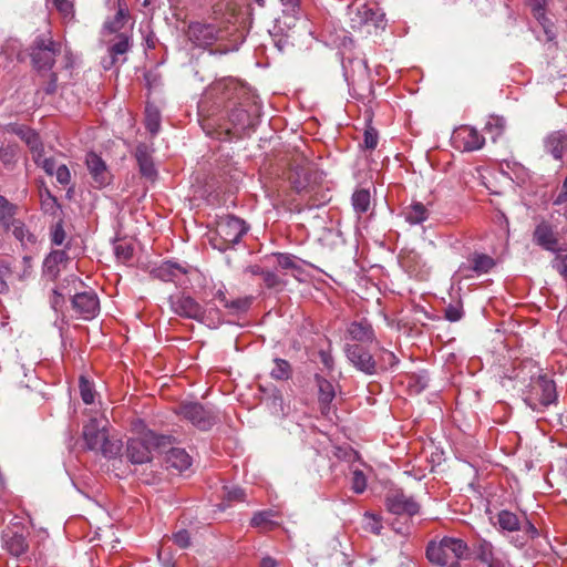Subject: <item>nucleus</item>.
I'll return each mask as SVG.
<instances>
[{
    "instance_id": "obj_1",
    "label": "nucleus",
    "mask_w": 567,
    "mask_h": 567,
    "mask_svg": "<svg viewBox=\"0 0 567 567\" xmlns=\"http://www.w3.org/2000/svg\"><path fill=\"white\" fill-rule=\"evenodd\" d=\"M426 557L435 565L445 566L450 561L470 558V546L462 538L444 536L439 542H431L427 545Z\"/></svg>"
},
{
    "instance_id": "obj_2",
    "label": "nucleus",
    "mask_w": 567,
    "mask_h": 567,
    "mask_svg": "<svg viewBox=\"0 0 567 567\" xmlns=\"http://www.w3.org/2000/svg\"><path fill=\"white\" fill-rule=\"evenodd\" d=\"M82 436L87 450L100 452L107 458L117 456L122 450L121 441L110 440L106 426L97 419L84 424Z\"/></svg>"
},
{
    "instance_id": "obj_3",
    "label": "nucleus",
    "mask_w": 567,
    "mask_h": 567,
    "mask_svg": "<svg viewBox=\"0 0 567 567\" xmlns=\"http://www.w3.org/2000/svg\"><path fill=\"white\" fill-rule=\"evenodd\" d=\"M349 25L353 31L370 34L372 29H383L385 27V14L375 7L364 2H352L348 7Z\"/></svg>"
},
{
    "instance_id": "obj_4",
    "label": "nucleus",
    "mask_w": 567,
    "mask_h": 567,
    "mask_svg": "<svg viewBox=\"0 0 567 567\" xmlns=\"http://www.w3.org/2000/svg\"><path fill=\"white\" fill-rule=\"evenodd\" d=\"M169 444V436L147 431L141 437L131 439L127 442L126 456L134 464L147 463L152 460L153 451L165 447Z\"/></svg>"
},
{
    "instance_id": "obj_5",
    "label": "nucleus",
    "mask_w": 567,
    "mask_h": 567,
    "mask_svg": "<svg viewBox=\"0 0 567 567\" xmlns=\"http://www.w3.org/2000/svg\"><path fill=\"white\" fill-rule=\"evenodd\" d=\"M249 227L246 221L234 215L220 217L216 224V236L213 238V245L220 251H225L238 244Z\"/></svg>"
},
{
    "instance_id": "obj_6",
    "label": "nucleus",
    "mask_w": 567,
    "mask_h": 567,
    "mask_svg": "<svg viewBox=\"0 0 567 567\" xmlns=\"http://www.w3.org/2000/svg\"><path fill=\"white\" fill-rule=\"evenodd\" d=\"M61 50V42L53 40L50 33L38 35L30 48L33 66L38 71H50Z\"/></svg>"
},
{
    "instance_id": "obj_7",
    "label": "nucleus",
    "mask_w": 567,
    "mask_h": 567,
    "mask_svg": "<svg viewBox=\"0 0 567 567\" xmlns=\"http://www.w3.org/2000/svg\"><path fill=\"white\" fill-rule=\"evenodd\" d=\"M176 413L202 431L209 430L217 422L216 414L199 403H182Z\"/></svg>"
},
{
    "instance_id": "obj_8",
    "label": "nucleus",
    "mask_w": 567,
    "mask_h": 567,
    "mask_svg": "<svg viewBox=\"0 0 567 567\" xmlns=\"http://www.w3.org/2000/svg\"><path fill=\"white\" fill-rule=\"evenodd\" d=\"M168 303L171 310L182 318L192 319L199 322L204 320V308L189 295L184 292L171 295L168 298Z\"/></svg>"
},
{
    "instance_id": "obj_9",
    "label": "nucleus",
    "mask_w": 567,
    "mask_h": 567,
    "mask_svg": "<svg viewBox=\"0 0 567 567\" xmlns=\"http://www.w3.org/2000/svg\"><path fill=\"white\" fill-rule=\"evenodd\" d=\"M187 40L196 48L207 49L218 39V29L213 23L190 22L185 31Z\"/></svg>"
},
{
    "instance_id": "obj_10",
    "label": "nucleus",
    "mask_w": 567,
    "mask_h": 567,
    "mask_svg": "<svg viewBox=\"0 0 567 567\" xmlns=\"http://www.w3.org/2000/svg\"><path fill=\"white\" fill-rule=\"evenodd\" d=\"M451 142L458 151L473 152L483 147L485 138L476 128L462 125L453 131Z\"/></svg>"
},
{
    "instance_id": "obj_11",
    "label": "nucleus",
    "mask_w": 567,
    "mask_h": 567,
    "mask_svg": "<svg viewBox=\"0 0 567 567\" xmlns=\"http://www.w3.org/2000/svg\"><path fill=\"white\" fill-rule=\"evenodd\" d=\"M344 352L348 360L357 370L368 375L378 373L377 360L362 344H346Z\"/></svg>"
},
{
    "instance_id": "obj_12",
    "label": "nucleus",
    "mask_w": 567,
    "mask_h": 567,
    "mask_svg": "<svg viewBox=\"0 0 567 567\" xmlns=\"http://www.w3.org/2000/svg\"><path fill=\"white\" fill-rule=\"evenodd\" d=\"M476 558L486 567H508L509 561L506 554L497 550L494 545L485 539L477 538L474 544Z\"/></svg>"
},
{
    "instance_id": "obj_13",
    "label": "nucleus",
    "mask_w": 567,
    "mask_h": 567,
    "mask_svg": "<svg viewBox=\"0 0 567 567\" xmlns=\"http://www.w3.org/2000/svg\"><path fill=\"white\" fill-rule=\"evenodd\" d=\"M494 266L495 260L493 257L475 251L467 257L465 262L461 264L457 272L463 278L470 279L487 274Z\"/></svg>"
},
{
    "instance_id": "obj_14",
    "label": "nucleus",
    "mask_w": 567,
    "mask_h": 567,
    "mask_svg": "<svg viewBox=\"0 0 567 567\" xmlns=\"http://www.w3.org/2000/svg\"><path fill=\"white\" fill-rule=\"evenodd\" d=\"M385 506L395 515L413 516L420 512L419 503L402 491H392L385 497Z\"/></svg>"
},
{
    "instance_id": "obj_15",
    "label": "nucleus",
    "mask_w": 567,
    "mask_h": 567,
    "mask_svg": "<svg viewBox=\"0 0 567 567\" xmlns=\"http://www.w3.org/2000/svg\"><path fill=\"white\" fill-rule=\"evenodd\" d=\"M73 309L85 320L93 319L100 311V301L95 292L84 291L72 298Z\"/></svg>"
},
{
    "instance_id": "obj_16",
    "label": "nucleus",
    "mask_w": 567,
    "mask_h": 567,
    "mask_svg": "<svg viewBox=\"0 0 567 567\" xmlns=\"http://www.w3.org/2000/svg\"><path fill=\"white\" fill-rule=\"evenodd\" d=\"M538 400L543 406H548L557 399L555 382L546 375H539L530 384L529 400Z\"/></svg>"
},
{
    "instance_id": "obj_17",
    "label": "nucleus",
    "mask_w": 567,
    "mask_h": 567,
    "mask_svg": "<svg viewBox=\"0 0 567 567\" xmlns=\"http://www.w3.org/2000/svg\"><path fill=\"white\" fill-rule=\"evenodd\" d=\"M116 4V13L113 17L107 18L102 25L101 35L103 39H107L109 37L126 30L125 24L130 19L128 8L123 0H117Z\"/></svg>"
},
{
    "instance_id": "obj_18",
    "label": "nucleus",
    "mask_w": 567,
    "mask_h": 567,
    "mask_svg": "<svg viewBox=\"0 0 567 567\" xmlns=\"http://www.w3.org/2000/svg\"><path fill=\"white\" fill-rule=\"evenodd\" d=\"M104 40L109 43L107 52L111 58V64H114L118 61L120 55L126 54L132 49L133 27Z\"/></svg>"
},
{
    "instance_id": "obj_19",
    "label": "nucleus",
    "mask_w": 567,
    "mask_h": 567,
    "mask_svg": "<svg viewBox=\"0 0 567 567\" xmlns=\"http://www.w3.org/2000/svg\"><path fill=\"white\" fill-rule=\"evenodd\" d=\"M317 171L310 165H298L291 172L289 179L297 193L309 192L317 182Z\"/></svg>"
},
{
    "instance_id": "obj_20",
    "label": "nucleus",
    "mask_w": 567,
    "mask_h": 567,
    "mask_svg": "<svg viewBox=\"0 0 567 567\" xmlns=\"http://www.w3.org/2000/svg\"><path fill=\"white\" fill-rule=\"evenodd\" d=\"M85 163L95 187L102 188L111 183V173L105 162L97 154L89 153Z\"/></svg>"
},
{
    "instance_id": "obj_21",
    "label": "nucleus",
    "mask_w": 567,
    "mask_h": 567,
    "mask_svg": "<svg viewBox=\"0 0 567 567\" xmlns=\"http://www.w3.org/2000/svg\"><path fill=\"white\" fill-rule=\"evenodd\" d=\"M529 6L533 17L543 28L545 40L547 42L555 41L557 37L555 23L546 13V0H530Z\"/></svg>"
},
{
    "instance_id": "obj_22",
    "label": "nucleus",
    "mask_w": 567,
    "mask_h": 567,
    "mask_svg": "<svg viewBox=\"0 0 567 567\" xmlns=\"http://www.w3.org/2000/svg\"><path fill=\"white\" fill-rule=\"evenodd\" d=\"M533 241L543 249L551 252L558 250V238L551 225L545 220L536 225L533 231Z\"/></svg>"
},
{
    "instance_id": "obj_23",
    "label": "nucleus",
    "mask_w": 567,
    "mask_h": 567,
    "mask_svg": "<svg viewBox=\"0 0 567 567\" xmlns=\"http://www.w3.org/2000/svg\"><path fill=\"white\" fill-rule=\"evenodd\" d=\"M155 278L165 282H176L183 276L188 274L186 264H178L172 260L162 262L159 266L152 270Z\"/></svg>"
},
{
    "instance_id": "obj_24",
    "label": "nucleus",
    "mask_w": 567,
    "mask_h": 567,
    "mask_svg": "<svg viewBox=\"0 0 567 567\" xmlns=\"http://www.w3.org/2000/svg\"><path fill=\"white\" fill-rule=\"evenodd\" d=\"M16 134L20 136V138L30 148L34 163L40 164V159L43 156L44 148L39 134L29 127H20L16 130Z\"/></svg>"
},
{
    "instance_id": "obj_25",
    "label": "nucleus",
    "mask_w": 567,
    "mask_h": 567,
    "mask_svg": "<svg viewBox=\"0 0 567 567\" xmlns=\"http://www.w3.org/2000/svg\"><path fill=\"white\" fill-rule=\"evenodd\" d=\"M544 147L555 159H561L567 150V133L564 131L549 133L544 140Z\"/></svg>"
},
{
    "instance_id": "obj_26",
    "label": "nucleus",
    "mask_w": 567,
    "mask_h": 567,
    "mask_svg": "<svg viewBox=\"0 0 567 567\" xmlns=\"http://www.w3.org/2000/svg\"><path fill=\"white\" fill-rule=\"evenodd\" d=\"M347 333L353 341L360 343L372 342L375 339L372 324L367 319L352 321L347 328Z\"/></svg>"
},
{
    "instance_id": "obj_27",
    "label": "nucleus",
    "mask_w": 567,
    "mask_h": 567,
    "mask_svg": "<svg viewBox=\"0 0 567 567\" xmlns=\"http://www.w3.org/2000/svg\"><path fill=\"white\" fill-rule=\"evenodd\" d=\"M68 260L69 257L64 250L51 251L43 261V275L55 280L60 275L61 266L65 265Z\"/></svg>"
},
{
    "instance_id": "obj_28",
    "label": "nucleus",
    "mask_w": 567,
    "mask_h": 567,
    "mask_svg": "<svg viewBox=\"0 0 567 567\" xmlns=\"http://www.w3.org/2000/svg\"><path fill=\"white\" fill-rule=\"evenodd\" d=\"M165 463L167 468L182 473L190 467L192 457L184 449L172 447L166 453Z\"/></svg>"
},
{
    "instance_id": "obj_29",
    "label": "nucleus",
    "mask_w": 567,
    "mask_h": 567,
    "mask_svg": "<svg viewBox=\"0 0 567 567\" xmlns=\"http://www.w3.org/2000/svg\"><path fill=\"white\" fill-rule=\"evenodd\" d=\"M2 539L8 551L13 556H20L27 553L29 544L23 534L12 532L10 529L4 530Z\"/></svg>"
},
{
    "instance_id": "obj_30",
    "label": "nucleus",
    "mask_w": 567,
    "mask_h": 567,
    "mask_svg": "<svg viewBox=\"0 0 567 567\" xmlns=\"http://www.w3.org/2000/svg\"><path fill=\"white\" fill-rule=\"evenodd\" d=\"M402 215L405 221L413 226L427 220L430 212L423 203L413 202L409 206L404 207Z\"/></svg>"
},
{
    "instance_id": "obj_31",
    "label": "nucleus",
    "mask_w": 567,
    "mask_h": 567,
    "mask_svg": "<svg viewBox=\"0 0 567 567\" xmlns=\"http://www.w3.org/2000/svg\"><path fill=\"white\" fill-rule=\"evenodd\" d=\"M229 122L234 130L240 134L255 125L254 117L244 109L236 107L229 113Z\"/></svg>"
},
{
    "instance_id": "obj_32",
    "label": "nucleus",
    "mask_w": 567,
    "mask_h": 567,
    "mask_svg": "<svg viewBox=\"0 0 567 567\" xmlns=\"http://www.w3.org/2000/svg\"><path fill=\"white\" fill-rule=\"evenodd\" d=\"M316 385L318 388V400L322 409L329 406L336 396L333 384L320 374L315 375Z\"/></svg>"
},
{
    "instance_id": "obj_33",
    "label": "nucleus",
    "mask_w": 567,
    "mask_h": 567,
    "mask_svg": "<svg viewBox=\"0 0 567 567\" xmlns=\"http://www.w3.org/2000/svg\"><path fill=\"white\" fill-rule=\"evenodd\" d=\"M18 206L11 202H9L4 196L0 195V227H2L6 231L10 230V225H12L18 218L16 215L18 214Z\"/></svg>"
},
{
    "instance_id": "obj_34",
    "label": "nucleus",
    "mask_w": 567,
    "mask_h": 567,
    "mask_svg": "<svg viewBox=\"0 0 567 567\" xmlns=\"http://www.w3.org/2000/svg\"><path fill=\"white\" fill-rule=\"evenodd\" d=\"M497 522L501 529L506 532H518L522 529V520L519 517L507 509H503L497 514Z\"/></svg>"
},
{
    "instance_id": "obj_35",
    "label": "nucleus",
    "mask_w": 567,
    "mask_h": 567,
    "mask_svg": "<svg viewBox=\"0 0 567 567\" xmlns=\"http://www.w3.org/2000/svg\"><path fill=\"white\" fill-rule=\"evenodd\" d=\"M10 230L17 240L21 244H34L37 241V237L27 228L25 224L17 219L12 225H10Z\"/></svg>"
},
{
    "instance_id": "obj_36",
    "label": "nucleus",
    "mask_w": 567,
    "mask_h": 567,
    "mask_svg": "<svg viewBox=\"0 0 567 567\" xmlns=\"http://www.w3.org/2000/svg\"><path fill=\"white\" fill-rule=\"evenodd\" d=\"M343 70H344V75L347 78V80H351L352 83L355 82V71L352 69L351 72L349 71V66H357V71H358V76L359 78H362V79H367L368 78V65H367V62L364 60H347V61H343Z\"/></svg>"
},
{
    "instance_id": "obj_37",
    "label": "nucleus",
    "mask_w": 567,
    "mask_h": 567,
    "mask_svg": "<svg viewBox=\"0 0 567 567\" xmlns=\"http://www.w3.org/2000/svg\"><path fill=\"white\" fill-rule=\"evenodd\" d=\"M351 200L355 213L361 215L369 210L371 204V195L367 189H357L352 194Z\"/></svg>"
},
{
    "instance_id": "obj_38",
    "label": "nucleus",
    "mask_w": 567,
    "mask_h": 567,
    "mask_svg": "<svg viewBox=\"0 0 567 567\" xmlns=\"http://www.w3.org/2000/svg\"><path fill=\"white\" fill-rule=\"evenodd\" d=\"M41 209L44 214L55 216L60 210V204L48 188L40 192Z\"/></svg>"
},
{
    "instance_id": "obj_39",
    "label": "nucleus",
    "mask_w": 567,
    "mask_h": 567,
    "mask_svg": "<svg viewBox=\"0 0 567 567\" xmlns=\"http://www.w3.org/2000/svg\"><path fill=\"white\" fill-rule=\"evenodd\" d=\"M271 517V512H258L252 516L250 524L262 532H270L278 526V523L274 522Z\"/></svg>"
},
{
    "instance_id": "obj_40",
    "label": "nucleus",
    "mask_w": 567,
    "mask_h": 567,
    "mask_svg": "<svg viewBox=\"0 0 567 567\" xmlns=\"http://www.w3.org/2000/svg\"><path fill=\"white\" fill-rule=\"evenodd\" d=\"M375 360L378 363V372L393 369L399 363V359L394 354V352H392L383 347H381L379 349L378 359H375Z\"/></svg>"
},
{
    "instance_id": "obj_41",
    "label": "nucleus",
    "mask_w": 567,
    "mask_h": 567,
    "mask_svg": "<svg viewBox=\"0 0 567 567\" xmlns=\"http://www.w3.org/2000/svg\"><path fill=\"white\" fill-rule=\"evenodd\" d=\"M274 363H275V367L270 372V377L274 380L286 381L291 378L292 369H291L290 363L287 360L276 358L274 360Z\"/></svg>"
},
{
    "instance_id": "obj_42",
    "label": "nucleus",
    "mask_w": 567,
    "mask_h": 567,
    "mask_svg": "<svg viewBox=\"0 0 567 567\" xmlns=\"http://www.w3.org/2000/svg\"><path fill=\"white\" fill-rule=\"evenodd\" d=\"M362 526L364 530L380 535L383 529L382 517L373 512H365L363 514Z\"/></svg>"
},
{
    "instance_id": "obj_43",
    "label": "nucleus",
    "mask_w": 567,
    "mask_h": 567,
    "mask_svg": "<svg viewBox=\"0 0 567 567\" xmlns=\"http://www.w3.org/2000/svg\"><path fill=\"white\" fill-rule=\"evenodd\" d=\"M145 126L147 131L155 135L161 128V114L155 106H147L145 111Z\"/></svg>"
},
{
    "instance_id": "obj_44",
    "label": "nucleus",
    "mask_w": 567,
    "mask_h": 567,
    "mask_svg": "<svg viewBox=\"0 0 567 567\" xmlns=\"http://www.w3.org/2000/svg\"><path fill=\"white\" fill-rule=\"evenodd\" d=\"M251 303V297H241L234 300H228L225 308L229 311L230 315H240L247 312Z\"/></svg>"
},
{
    "instance_id": "obj_45",
    "label": "nucleus",
    "mask_w": 567,
    "mask_h": 567,
    "mask_svg": "<svg viewBox=\"0 0 567 567\" xmlns=\"http://www.w3.org/2000/svg\"><path fill=\"white\" fill-rule=\"evenodd\" d=\"M520 530L524 533V535L514 542L515 546L517 547H523L529 539H534L538 536V529L533 523L526 519V517L522 520Z\"/></svg>"
},
{
    "instance_id": "obj_46",
    "label": "nucleus",
    "mask_w": 567,
    "mask_h": 567,
    "mask_svg": "<svg viewBox=\"0 0 567 567\" xmlns=\"http://www.w3.org/2000/svg\"><path fill=\"white\" fill-rule=\"evenodd\" d=\"M276 258L277 267L284 270H300L297 265V258L290 254L277 252L274 255Z\"/></svg>"
},
{
    "instance_id": "obj_47",
    "label": "nucleus",
    "mask_w": 567,
    "mask_h": 567,
    "mask_svg": "<svg viewBox=\"0 0 567 567\" xmlns=\"http://www.w3.org/2000/svg\"><path fill=\"white\" fill-rule=\"evenodd\" d=\"M53 7L58 10L65 21H73L75 11L74 6L69 0H52Z\"/></svg>"
},
{
    "instance_id": "obj_48",
    "label": "nucleus",
    "mask_w": 567,
    "mask_h": 567,
    "mask_svg": "<svg viewBox=\"0 0 567 567\" xmlns=\"http://www.w3.org/2000/svg\"><path fill=\"white\" fill-rule=\"evenodd\" d=\"M262 280L268 289L281 290L287 285V281L282 277L270 270H266Z\"/></svg>"
},
{
    "instance_id": "obj_49",
    "label": "nucleus",
    "mask_w": 567,
    "mask_h": 567,
    "mask_svg": "<svg viewBox=\"0 0 567 567\" xmlns=\"http://www.w3.org/2000/svg\"><path fill=\"white\" fill-rule=\"evenodd\" d=\"M464 316V310L461 301L450 303L444 309V318L450 322H457Z\"/></svg>"
},
{
    "instance_id": "obj_50",
    "label": "nucleus",
    "mask_w": 567,
    "mask_h": 567,
    "mask_svg": "<svg viewBox=\"0 0 567 567\" xmlns=\"http://www.w3.org/2000/svg\"><path fill=\"white\" fill-rule=\"evenodd\" d=\"M505 120L501 116H491L485 125V130L493 133V140L499 136L505 128Z\"/></svg>"
},
{
    "instance_id": "obj_51",
    "label": "nucleus",
    "mask_w": 567,
    "mask_h": 567,
    "mask_svg": "<svg viewBox=\"0 0 567 567\" xmlns=\"http://www.w3.org/2000/svg\"><path fill=\"white\" fill-rule=\"evenodd\" d=\"M80 394L85 404H92L94 402L93 386L84 377L80 378Z\"/></svg>"
},
{
    "instance_id": "obj_52",
    "label": "nucleus",
    "mask_w": 567,
    "mask_h": 567,
    "mask_svg": "<svg viewBox=\"0 0 567 567\" xmlns=\"http://www.w3.org/2000/svg\"><path fill=\"white\" fill-rule=\"evenodd\" d=\"M18 156V148L16 145H7L0 147V161L4 165H12L16 163Z\"/></svg>"
},
{
    "instance_id": "obj_53",
    "label": "nucleus",
    "mask_w": 567,
    "mask_h": 567,
    "mask_svg": "<svg viewBox=\"0 0 567 567\" xmlns=\"http://www.w3.org/2000/svg\"><path fill=\"white\" fill-rule=\"evenodd\" d=\"M351 488L357 494H362L367 488V478L362 471L355 470L352 473Z\"/></svg>"
},
{
    "instance_id": "obj_54",
    "label": "nucleus",
    "mask_w": 567,
    "mask_h": 567,
    "mask_svg": "<svg viewBox=\"0 0 567 567\" xmlns=\"http://www.w3.org/2000/svg\"><path fill=\"white\" fill-rule=\"evenodd\" d=\"M137 161L140 165L141 173L144 176L153 177L155 175V168L150 159V157L145 153H138L137 154Z\"/></svg>"
},
{
    "instance_id": "obj_55",
    "label": "nucleus",
    "mask_w": 567,
    "mask_h": 567,
    "mask_svg": "<svg viewBox=\"0 0 567 567\" xmlns=\"http://www.w3.org/2000/svg\"><path fill=\"white\" fill-rule=\"evenodd\" d=\"M114 251L116 258L123 262L131 260L133 257V247L126 243L116 244Z\"/></svg>"
},
{
    "instance_id": "obj_56",
    "label": "nucleus",
    "mask_w": 567,
    "mask_h": 567,
    "mask_svg": "<svg viewBox=\"0 0 567 567\" xmlns=\"http://www.w3.org/2000/svg\"><path fill=\"white\" fill-rule=\"evenodd\" d=\"M50 236L52 244L55 246H61L64 243L66 234L62 221H59L52 226Z\"/></svg>"
},
{
    "instance_id": "obj_57",
    "label": "nucleus",
    "mask_w": 567,
    "mask_h": 567,
    "mask_svg": "<svg viewBox=\"0 0 567 567\" xmlns=\"http://www.w3.org/2000/svg\"><path fill=\"white\" fill-rule=\"evenodd\" d=\"M379 136L374 127L369 126L364 131L363 145L367 150H374L378 145Z\"/></svg>"
},
{
    "instance_id": "obj_58",
    "label": "nucleus",
    "mask_w": 567,
    "mask_h": 567,
    "mask_svg": "<svg viewBox=\"0 0 567 567\" xmlns=\"http://www.w3.org/2000/svg\"><path fill=\"white\" fill-rule=\"evenodd\" d=\"M173 542L181 548H187L190 545V535L188 530L181 529L174 533Z\"/></svg>"
},
{
    "instance_id": "obj_59",
    "label": "nucleus",
    "mask_w": 567,
    "mask_h": 567,
    "mask_svg": "<svg viewBox=\"0 0 567 567\" xmlns=\"http://www.w3.org/2000/svg\"><path fill=\"white\" fill-rule=\"evenodd\" d=\"M65 303L64 296L55 288L52 290L51 297H50V305L51 308L55 311H62V308Z\"/></svg>"
},
{
    "instance_id": "obj_60",
    "label": "nucleus",
    "mask_w": 567,
    "mask_h": 567,
    "mask_svg": "<svg viewBox=\"0 0 567 567\" xmlns=\"http://www.w3.org/2000/svg\"><path fill=\"white\" fill-rule=\"evenodd\" d=\"M554 268L565 278L567 279V252L566 254H557L554 259Z\"/></svg>"
},
{
    "instance_id": "obj_61",
    "label": "nucleus",
    "mask_w": 567,
    "mask_h": 567,
    "mask_svg": "<svg viewBox=\"0 0 567 567\" xmlns=\"http://www.w3.org/2000/svg\"><path fill=\"white\" fill-rule=\"evenodd\" d=\"M55 177H56V181L61 184V185H69L71 183V173L68 168L66 165L64 164H61L56 167V171H55Z\"/></svg>"
},
{
    "instance_id": "obj_62",
    "label": "nucleus",
    "mask_w": 567,
    "mask_h": 567,
    "mask_svg": "<svg viewBox=\"0 0 567 567\" xmlns=\"http://www.w3.org/2000/svg\"><path fill=\"white\" fill-rule=\"evenodd\" d=\"M38 166L42 167V169L50 176L55 174L56 165L54 158H43V156L40 159V164H37Z\"/></svg>"
},
{
    "instance_id": "obj_63",
    "label": "nucleus",
    "mask_w": 567,
    "mask_h": 567,
    "mask_svg": "<svg viewBox=\"0 0 567 567\" xmlns=\"http://www.w3.org/2000/svg\"><path fill=\"white\" fill-rule=\"evenodd\" d=\"M226 496L228 501H244L245 492L240 487H233L227 491Z\"/></svg>"
},
{
    "instance_id": "obj_64",
    "label": "nucleus",
    "mask_w": 567,
    "mask_h": 567,
    "mask_svg": "<svg viewBox=\"0 0 567 567\" xmlns=\"http://www.w3.org/2000/svg\"><path fill=\"white\" fill-rule=\"evenodd\" d=\"M319 358H320V361L321 363L328 369V370H332L333 369V358L331 355L330 352L328 351H324V350H320L319 351Z\"/></svg>"
}]
</instances>
